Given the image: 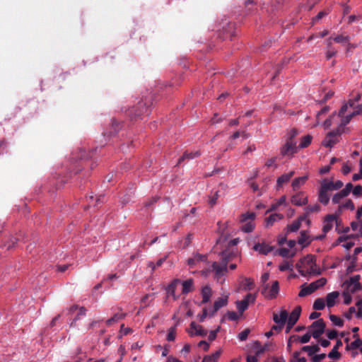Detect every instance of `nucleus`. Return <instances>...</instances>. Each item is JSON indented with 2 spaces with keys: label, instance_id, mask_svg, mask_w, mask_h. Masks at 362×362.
Listing matches in <instances>:
<instances>
[{
  "label": "nucleus",
  "instance_id": "28",
  "mask_svg": "<svg viewBox=\"0 0 362 362\" xmlns=\"http://www.w3.org/2000/svg\"><path fill=\"white\" fill-rule=\"evenodd\" d=\"M194 289V282L192 279H189L182 282V293L183 294H187Z\"/></svg>",
  "mask_w": 362,
  "mask_h": 362
},
{
  "label": "nucleus",
  "instance_id": "3",
  "mask_svg": "<svg viewBox=\"0 0 362 362\" xmlns=\"http://www.w3.org/2000/svg\"><path fill=\"white\" fill-rule=\"evenodd\" d=\"M256 215L255 213H246L241 216L240 221L242 222L241 230L245 233H250L255 228L253 221Z\"/></svg>",
  "mask_w": 362,
  "mask_h": 362
},
{
  "label": "nucleus",
  "instance_id": "61",
  "mask_svg": "<svg viewBox=\"0 0 362 362\" xmlns=\"http://www.w3.org/2000/svg\"><path fill=\"white\" fill-rule=\"evenodd\" d=\"M356 313V308L354 306H351L349 308L348 313L345 314V317L350 320L352 317V315Z\"/></svg>",
  "mask_w": 362,
  "mask_h": 362
},
{
  "label": "nucleus",
  "instance_id": "52",
  "mask_svg": "<svg viewBox=\"0 0 362 362\" xmlns=\"http://www.w3.org/2000/svg\"><path fill=\"white\" fill-rule=\"evenodd\" d=\"M220 328H221V327L218 326V327H217V329H216L213 330V331H211V332H209V336H208V339H209V341H214V340H215V339H216V337H217V333L219 332Z\"/></svg>",
  "mask_w": 362,
  "mask_h": 362
},
{
  "label": "nucleus",
  "instance_id": "15",
  "mask_svg": "<svg viewBox=\"0 0 362 362\" xmlns=\"http://www.w3.org/2000/svg\"><path fill=\"white\" fill-rule=\"evenodd\" d=\"M228 304V296L218 298L214 303V308L209 313L210 316H213L220 308Z\"/></svg>",
  "mask_w": 362,
  "mask_h": 362
},
{
  "label": "nucleus",
  "instance_id": "5",
  "mask_svg": "<svg viewBox=\"0 0 362 362\" xmlns=\"http://www.w3.org/2000/svg\"><path fill=\"white\" fill-rule=\"evenodd\" d=\"M325 327L326 325L322 319L313 322L310 327L312 337L316 339H320V336L324 333Z\"/></svg>",
  "mask_w": 362,
  "mask_h": 362
},
{
  "label": "nucleus",
  "instance_id": "59",
  "mask_svg": "<svg viewBox=\"0 0 362 362\" xmlns=\"http://www.w3.org/2000/svg\"><path fill=\"white\" fill-rule=\"evenodd\" d=\"M18 240H19L18 238L13 237V238H11L10 242L7 245V250H10V249L13 248L15 246V245L18 243Z\"/></svg>",
  "mask_w": 362,
  "mask_h": 362
},
{
  "label": "nucleus",
  "instance_id": "23",
  "mask_svg": "<svg viewBox=\"0 0 362 362\" xmlns=\"http://www.w3.org/2000/svg\"><path fill=\"white\" fill-rule=\"evenodd\" d=\"M342 344L341 340H337L332 350L328 354V357L332 359H339L341 357V354L338 351V349L342 346Z\"/></svg>",
  "mask_w": 362,
  "mask_h": 362
},
{
  "label": "nucleus",
  "instance_id": "38",
  "mask_svg": "<svg viewBox=\"0 0 362 362\" xmlns=\"http://www.w3.org/2000/svg\"><path fill=\"white\" fill-rule=\"evenodd\" d=\"M237 309L240 313V315H242L245 310H246L248 308V305L246 303V300H238L236 302Z\"/></svg>",
  "mask_w": 362,
  "mask_h": 362
},
{
  "label": "nucleus",
  "instance_id": "34",
  "mask_svg": "<svg viewBox=\"0 0 362 362\" xmlns=\"http://www.w3.org/2000/svg\"><path fill=\"white\" fill-rule=\"evenodd\" d=\"M326 185L329 187V190H337L341 188L344 185L343 182L340 180H337L336 182H327Z\"/></svg>",
  "mask_w": 362,
  "mask_h": 362
},
{
  "label": "nucleus",
  "instance_id": "54",
  "mask_svg": "<svg viewBox=\"0 0 362 362\" xmlns=\"http://www.w3.org/2000/svg\"><path fill=\"white\" fill-rule=\"evenodd\" d=\"M337 50L333 48V47H330L329 49H327V52H326V58L327 59H330L332 57L335 56L336 54H337Z\"/></svg>",
  "mask_w": 362,
  "mask_h": 362
},
{
  "label": "nucleus",
  "instance_id": "10",
  "mask_svg": "<svg viewBox=\"0 0 362 362\" xmlns=\"http://www.w3.org/2000/svg\"><path fill=\"white\" fill-rule=\"evenodd\" d=\"M207 260V256L205 255H201L195 253L192 257L187 259V264L190 268H194L201 262H205Z\"/></svg>",
  "mask_w": 362,
  "mask_h": 362
},
{
  "label": "nucleus",
  "instance_id": "31",
  "mask_svg": "<svg viewBox=\"0 0 362 362\" xmlns=\"http://www.w3.org/2000/svg\"><path fill=\"white\" fill-rule=\"evenodd\" d=\"M333 41L346 45L347 42L350 41V37L349 35H344L343 34L337 35L333 37Z\"/></svg>",
  "mask_w": 362,
  "mask_h": 362
},
{
  "label": "nucleus",
  "instance_id": "1",
  "mask_svg": "<svg viewBox=\"0 0 362 362\" xmlns=\"http://www.w3.org/2000/svg\"><path fill=\"white\" fill-rule=\"evenodd\" d=\"M238 257V251L236 249H226L221 253V262H213L208 272H214L215 278L218 279L228 272V262Z\"/></svg>",
  "mask_w": 362,
  "mask_h": 362
},
{
  "label": "nucleus",
  "instance_id": "17",
  "mask_svg": "<svg viewBox=\"0 0 362 362\" xmlns=\"http://www.w3.org/2000/svg\"><path fill=\"white\" fill-rule=\"evenodd\" d=\"M311 336H312V334L310 332L306 333L305 334H304L303 336H302L300 337H299L297 335L291 336L288 341V344H287L288 349H290L291 347V340L292 339H293L294 341H297L299 339L300 343L305 344L310 341Z\"/></svg>",
  "mask_w": 362,
  "mask_h": 362
},
{
  "label": "nucleus",
  "instance_id": "6",
  "mask_svg": "<svg viewBox=\"0 0 362 362\" xmlns=\"http://www.w3.org/2000/svg\"><path fill=\"white\" fill-rule=\"evenodd\" d=\"M148 109L143 102H139L136 107H133L129 111V115L132 119H136L137 117L142 115H148Z\"/></svg>",
  "mask_w": 362,
  "mask_h": 362
},
{
  "label": "nucleus",
  "instance_id": "8",
  "mask_svg": "<svg viewBox=\"0 0 362 362\" xmlns=\"http://www.w3.org/2000/svg\"><path fill=\"white\" fill-rule=\"evenodd\" d=\"M341 128H337L336 130L329 132L323 141V145L326 147H332L337 142V136L341 135Z\"/></svg>",
  "mask_w": 362,
  "mask_h": 362
},
{
  "label": "nucleus",
  "instance_id": "58",
  "mask_svg": "<svg viewBox=\"0 0 362 362\" xmlns=\"http://www.w3.org/2000/svg\"><path fill=\"white\" fill-rule=\"evenodd\" d=\"M353 194L356 197L362 195V186L356 185L353 189Z\"/></svg>",
  "mask_w": 362,
  "mask_h": 362
},
{
  "label": "nucleus",
  "instance_id": "49",
  "mask_svg": "<svg viewBox=\"0 0 362 362\" xmlns=\"http://www.w3.org/2000/svg\"><path fill=\"white\" fill-rule=\"evenodd\" d=\"M339 207L343 209H349L351 211L354 210L355 209L354 204L351 199L346 200V202Z\"/></svg>",
  "mask_w": 362,
  "mask_h": 362
},
{
  "label": "nucleus",
  "instance_id": "24",
  "mask_svg": "<svg viewBox=\"0 0 362 362\" xmlns=\"http://www.w3.org/2000/svg\"><path fill=\"white\" fill-rule=\"evenodd\" d=\"M284 215L281 214H273L266 218V227H270L278 221L281 220Z\"/></svg>",
  "mask_w": 362,
  "mask_h": 362
},
{
  "label": "nucleus",
  "instance_id": "53",
  "mask_svg": "<svg viewBox=\"0 0 362 362\" xmlns=\"http://www.w3.org/2000/svg\"><path fill=\"white\" fill-rule=\"evenodd\" d=\"M220 190H217L215 194L210 198L209 199V204L213 206L216 204V200L219 197L220 194Z\"/></svg>",
  "mask_w": 362,
  "mask_h": 362
},
{
  "label": "nucleus",
  "instance_id": "21",
  "mask_svg": "<svg viewBox=\"0 0 362 362\" xmlns=\"http://www.w3.org/2000/svg\"><path fill=\"white\" fill-rule=\"evenodd\" d=\"M293 175L294 172L291 171L290 173L283 174L281 176L278 177L276 180L277 189L281 188L284 184L288 182L291 178L293 176Z\"/></svg>",
  "mask_w": 362,
  "mask_h": 362
},
{
  "label": "nucleus",
  "instance_id": "41",
  "mask_svg": "<svg viewBox=\"0 0 362 362\" xmlns=\"http://www.w3.org/2000/svg\"><path fill=\"white\" fill-rule=\"evenodd\" d=\"M300 227V221H295L287 226V233L296 232Z\"/></svg>",
  "mask_w": 362,
  "mask_h": 362
},
{
  "label": "nucleus",
  "instance_id": "35",
  "mask_svg": "<svg viewBox=\"0 0 362 362\" xmlns=\"http://www.w3.org/2000/svg\"><path fill=\"white\" fill-rule=\"evenodd\" d=\"M180 282V280L179 279H175L169 286H168V294L169 296H172L174 298V300H175L177 298L175 296V288H176V284Z\"/></svg>",
  "mask_w": 362,
  "mask_h": 362
},
{
  "label": "nucleus",
  "instance_id": "27",
  "mask_svg": "<svg viewBox=\"0 0 362 362\" xmlns=\"http://www.w3.org/2000/svg\"><path fill=\"white\" fill-rule=\"evenodd\" d=\"M308 180V176H302L295 178L292 182V187L294 191L298 190L300 186L303 185Z\"/></svg>",
  "mask_w": 362,
  "mask_h": 362
},
{
  "label": "nucleus",
  "instance_id": "14",
  "mask_svg": "<svg viewBox=\"0 0 362 362\" xmlns=\"http://www.w3.org/2000/svg\"><path fill=\"white\" fill-rule=\"evenodd\" d=\"M361 113H362V105H358L351 114L346 117H343L341 121V126L339 128H341V130L342 131L343 127L349 124L354 116Z\"/></svg>",
  "mask_w": 362,
  "mask_h": 362
},
{
  "label": "nucleus",
  "instance_id": "48",
  "mask_svg": "<svg viewBox=\"0 0 362 362\" xmlns=\"http://www.w3.org/2000/svg\"><path fill=\"white\" fill-rule=\"evenodd\" d=\"M176 337V331L175 327H171L169 329L168 334L167 335V340L169 341H173L175 340Z\"/></svg>",
  "mask_w": 362,
  "mask_h": 362
},
{
  "label": "nucleus",
  "instance_id": "45",
  "mask_svg": "<svg viewBox=\"0 0 362 362\" xmlns=\"http://www.w3.org/2000/svg\"><path fill=\"white\" fill-rule=\"evenodd\" d=\"M320 210V206L319 204H316L313 206H308L305 208V211H307V214H310L312 213L318 212Z\"/></svg>",
  "mask_w": 362,
  "mask_h": 362
},
{
  "label": "nucleus",
  "instance_id": "7",
  "mask_svg": "<svg viewBox=\"0 0 362 362\" xmlns=\"http://www.w3.org/2000/svg\"><path fill=\"white\" fill-rule=\"evenodd\" d=\"M329 191L330 190L329 189V187L326 185V180H324L320 185L318 193V200L321 204L324 205H327L329 203Z\"/></svg>",
  "mask_w": 362,
  "mask_h": 362
},
{
  "label": "nucleus",
  "instance_id": "63",
  "mask_svg": "<svg viewBox=\"0 0 362 362\" xmlns=\"http://www.w3.org/2000/svg\"><path fill=\"white\" fill-rule=\"evenodd\" d=\"M337 331L334 329V330H332V331H329L327 333V337L329 339H334L335 338H337Z\"/></svg>",
  "mask_w": 362,
  "mask_h": 362
},
{
  "label": "nucleus",
  "instance_id": "62",
  "mask_svg": "<svg viewBox=\"0 0 362 362\" xmlns=\"http://www.w3.org/2000/svg\"><path fill=\"white\" fill-rule=\"evenodd\" d=\"M325 357H326L325 354L315 355L313 357V362H320V361L324 359Z\"/></svg>",
  "mask_w": 362,
  "mask_h": 362
},
{
  "label": "nucleus",
  "instance_id": "4",
  "mask_svg": "<svg viewBox=\"0 0 362 362\" xmlns=\"http://www.w3.org/2000/svg\"><path fill=\"white\" fill-rule=\"evenodd\" d=\"M279 291V281H273L271 287L269 286V284H265L262 290V293L267 298L274 299L277 296Z\"/></svg>",
  "mask_w": 362,
  "mask_h": 362
},
{
  "label": "nucleus",
  "instance_id": "19",
  "mask_svg": "<svg viewBox=\"0 0 362 362\" xmlns=\"http://www.w3.org/2000/svg\"><path fill=\"white\" fill-rule=\"evenodd\" d=\"M288 318V313L286 310L281 311L280 315H278L276 313L273 314V320L276 324L284 325Z\"/></svg>",
  "mask_w": 362,
  "mask_h": 362
},
{
  "label": "nucleus",
  "instance_id": "44",
  "mask_svg": "<svg viewBox=\"0 0 362 362\" xmlns=\"http://www.w3.org/2000/svg\"><path fill=\"white\" fill-rule=\"evenodd\" d=\"M285 202L286 197L285 196H282L276 203L272 205L271 208L267 211V212L276 210L280 205L284 204Z\"/></svg>",
  "mask_w": 362,
  "mask_h": 362
},
{
  "label": "nucleus",
  "instance_id": "57",
  "mask_svg": "<svg viewBox=\"0 0 362 362\" xmlns=\"http://www.w3.org/2000/svg\"><path fill=\"white\" fill-rule=\"evenodd\" d=\"M255 345L258 348V350L255 353V356L258 357L264 352L265 347H261L260 343L258 341H255Z\"/></svg>",
  "mask_w": 362,
  "mask_h": 362
},
{
  "label": "nucleus",
  "instance_id": "18",
  "mask_svg": "<svg viewBox=\"0 0 362 362\" xmlns=\"http://www.w3.org/2000/svg\"><path fill=\"white\" fill-rule=\"evenodd\" d=\"M254 250L258 251L260 254L267 255L274 250V247L269 246L267 243H257L253 247Z\"/></svg>",
  "mask_w": 362,
  "mask_h": 362
},
{
  "label": "nucleus",
  "instance_id": "51",
  "mask_svg": "<svg viewBox=\"0 0 362 362\" xmlns=\"http://www.w3.org/2000/svg\"><path fill=\"white\" fill-rule=\"evenodd\" d=\"M362 345V339H356L351 344H349V346L352 348V349H356L359 348Z\"/></svg>",
  "mask_w": 362,
  "mask_h": 362
},
{
  "label": "nucleus",
  "instance_id": "32",
  "mask_svg": "<svg viewBox=\"0 0 362 362\" xmlns=\"http://www.w3.org/2000/svg\"><path fill=\"white\" fill-rule=\"evenodd\" d=\"M320 350L317 344L313 346H304L302 347V351L308 352L309 356H313L314 354L319 352Z\"/></svg>",
  "mask_w": 362,
  "mask_h": 362
},
{
  "label": "nucleus",
  "instance_id": "47",
  "mask_svg": "<svg viewBox=\"0 0 362 362\" xmlns=\"http://www.w3.org/2000/svg\"><path fill=\"white\" fill-rule=\"evenodd\" d=\"M225 317H227L231 321H235L239 319V315L234 311H228Z\"/></svg>",
  "mask_w": 362,
  "mask_h": 362
},
{
  "label": "nucleus",
  "instance_id": "56",
  "mask_svg": "<svg viewBox=\"0 0 362 362\" xmlns=\"http://www.w3.org/2000/svg\"><path fill=\"white\" fill-rule=\"evenodd\" d=\"M344 303L345 305H349L351 303L352 297L348 292L343 293Z\"/></svg>",
  "mask_w": 362,
  "mask_h": 362
},
{
  "label": "nucleus",
  "instance_id": "26",
  "mask_svg": "<svg viewBox=\"0 0 362 362\" xmlns=\"http://www.w3.org/2000/svg\"><path fill=\"white\" fill-rule=\"evenodd\" d=\"M211 288L209 286H205L202 289V303L204 304L209 301L211 296Z\"/></svg>",
  "mask_w": 362,
  "mask_h": 362
},
{
  "label": "nucleus",
  "instance_id": "22",
  "mask_svg": "<svg viewBox=\"0 0 362 362\" xmlns=\"http://www.w3.org/2000/svg\"><path fill=\"white\" fill-rule=\"evenodd\" d=\"M308 265L310 268L308 269V273L310 274H320V269H316V264L312 256L305 258Z\"/></svg>",
  "mask_w": 362,
  "mask_h": 362
},
{
  "label": "nucleus",
  "instance_id": "16",
  "mask_svg": "<svg viewBox=\"0 0 362 362\" xmlns=\"http://www.w3.org/2000/svg\"><path fill=\"white\" fill-rule=\"evenodd\" d=\"M291 202L294 205L303 206L307 204L308 198L306 197H303L302 192H299L292 196Z\"/></svg>",
  "mask_w": 362,
  "mask_h": 362
},
{
  "label": "nucleus",
  "instance_id": "29",
  "mask_svg": "<svg viewBox=\"0 0 362 362\" xmlns=\"http://www.w3.org/2000/svg\"><path fill=\"white\" fill-rule=\"evenodd\" d=\"M200 156V152L199 151H192V152H185L182 157H180L178 160V163H181L183 160L187 159H192L197 158Z\"/></svg>",
  "mask_w": 362,
  "mask_h": 362
},
{
  "label": "nucleus",
  "instance_id": "37",
  "mask_svg": "<svg viewBox=\"0 0 362 362\" xmlns=\"http://www.w3.org/2000/svg\"><path fill=\"white\" fill-rule=\"evenodd\" d=\"M312 139H313V137L310 135H306V136H303L301 139V141H300L298 147L300 148H304L308 147L310 144V143L312 141Z\"/></svg>",
  "mask_w": 362,
  "mask_h": 362
},
{
  "label": "nucleus",
  "instance_id": "30",
  "mask_svg": "<svg viewBox=\"0 0 362 362\" xmlns=\"http://www.w3.org/2000/svg\"><path fill=\"white\" fill-rule=\"evenodd\" d=\"M125 316V313L118 312L106 321V325L107 326H110L113 323L118 322L121 319H123Z\"/></svg>",
  "mask_w": 362,
  "mask_h": 362
},
{
  "label": "nucleus",
  "instance_id": "55",
  "mask_svg": "<svg viewBox=\"0 0 362 362\" xmlns=\"http://www.w3.org/2000/svg\"><path fill=\"white\" fill-rule=\"evenodd\" d=\"M277 252L280 256H281L283 257H289L290 251L287 248L282 247V248H280L279 250H278Z\"/></svg>",
  "mask_w": 362,
  "mask_h": 362
},
{
  "label": "nucleus",
  "instance_id": "40",
  "mask_svg": "<svg viewBox=\"0 0 362 362\" xmlns=\"http://www.w3.org/2000/svg\"><path fill=\"white\" fill-rule=\"evenodd\" d=\"M329 317L334 325L338 326L339 327L344 325V320H341L340 317H337V315H330Z\"/></svg>",
  "mask_w": 362,
  "mask_h": 362
},
{
  "label": "nucleus",
  "instance_id": "42",
  "mask_svg": "<svg viewBox=\"0 0 362 362\" xmlns=\"http://www.w3.org/2000/svg\"><path fill=\"white\" fill-rule=\"evenodd\" d=\"M244 290L251 291L254 288V281L250 278H245L243 283Z\"/></svg>",
  "mask_w": 362,
  "mask_h": 362
},
{
  "label": "nucleus",
  "instance_id": "64",
  "mask_svg": "<svg viewBox=\"0 0 362 362\" xmlns=\"http://www.w3.org/2000/svg\"><path fill=\"white\" fill-rule=\"evenodd\" d=\"M300 352L296 351L293 354V356L297 359V362H306V358L305 357H299Z\"/></svg>",
  "mask_w": 362,
  "mask_h": 362
},
{
  "label": "nucleus",
  "instance_id": "20",
  "mask_svg": "<svg viewBox=\"0 0 362 362\" xmlns=\"http://www.w3.org/2000/svg\"><path fill=\"white\" fill-rule=\"evenodd\" d=\"M301 313V307L296 306L293 311L291 313L289 316L288 315V321L290 322V324L295 325L298 320Z\"/></svg>",
  "mask_w": 362,
  "mask_h": 362
},
{
  "label": "nucleus",
  "instance_id": "2",
  "mask_svg": "<svg viewBox=\"0 0 362 362\" xmlns=\"http://www.w3.org/2000/svg\"><path fill=\"white\" fill-rule=\"evenodd\" d=\"M327 283V279L325 278H320L315 281L312 282L308 286L303 287L300 291L298 296L300 297H304L308 295H310L315 292L318 288L324 286Z\"/></svg>",
  "mask_w": 362,
  "mask_h": 362
},
{
  "label": "nucleus",
  "instance_id": "43",
  "mask_svg": "<svg viewBox=\"0 0 362 362\" xmlns=\"http://www.w3.org/2000/svg\"><path fill=\"white\" fill-rule=\"evenodd\" d=\"M279 269L281 272L287 270H293V264L288 261H284L281 264L279 265Z\"/></svg>",
  "mask_w": 362,
  "mask_h": 362
},
{
  "label": "nucleus",
  "instance_id": "60",
  "mask_svg": "<svg viewBox=\"0 0 362 362\" xmlns=\"http://www.w3.org/2000/svg\"><path fill=\"white\" fill-rule=\"evenodd\" d=\"M329 106H325L320 112H317V116H316L317 117V123L319 122L318 120L320 119V117L321 115L327 114L329 112Z\"/></svg>",
  "mask_w": 362,
  "mask_h": 362
},
{
  "label": "nucleus",
  "instance_id": "11",
  "mask_svg": "<svg viewBox=\"0 0 362 362\" xmlns=\"http://www.w3.org/2000/svg\"><path fill=\"white\" fill-rule=\"evenodd\" d=\"M334 222H337L335 215L329 214L326 216L324 220V226L322 228V231L325 234L328 233L332 228Z\"/></svg>",
  "mask_w": 362,
  "mask_h": 362
},
{
  "label": "nucleus",
  "instance_id": "36",
  "mask_svg": "<svg viewBox=\"0 0 362 362\" xmlns=\"http://www.w3.org/2000/svg\"><path fill=\"white\" fill-rule=\"evenodd\" d=\"M325 300L322 298H317L313 305V308L315 310H322L325 308Z\"/></svg>",
  "mask_w": 362,
  "mask_h": 362
},
{
  "label": "nucleus",
  "instance_id": "25",
  "mask_svg": "<svg viewBox=\"0 0 362 362\" xmlns=\"http://www.w3.org/2000/svg\"><path fill=\"white\" fill-rule=\"evenodd\" d=\"M339 293L338 291H333L329 293L326 296V302L328 308L333 307L335 305L336 299L338 298Z\"/></svg>",
  "mask_w": 362,
  "mask_h": 362
},
{
  "label": "nucleus",
  "instance_id": "39",
  "mask_svg": "<svg viewBox=\"0 0 362 362\" xmlns=\"http://www.w3.org/2000/svg\"><path fill=\"white\" fill-rule=\"evenodd\" d=\"M347 197L346 194L341 189L339 192L336 193L332 197L334 204H339L341 199Z\"/></svg>",
  "mask_w": 362,
  "mask_h": 362
},
{
  "label": "nucleus",
  "instance_id": "13",
  "mask_svg": "<svg viewBox=\"0 0 362 362\" xmlns=\"http://www.w3.org/2000/svg\"><path fill=\"white\" fill-rule=\"evenodd\" d=\"M360 278V275H355L350 278V284L349 287L350 288V291L351 293H355L362 289V285L359 283Z\"/></svg>",
  "mask_w": 362,
  "mask_h": 362
},
{
  "label": "nucleus",
  "instance_id": "33",
  "mask_svg": "<svg viewBox=\"0 0 362 362\" xmlns=\"http://www.w3.org/2000/svg\"><path fill=\"white\" fill-rule=\"evenodd\" d=\"M300 245H302L303 247L308 246L310 243V240H309V237L306 234V231L302 230L300 232V236L298 240Z\"/></svg>",
  "mask_w": 362,
  "mask_h": 362
},
{
  "label": "nucleus",
  "instance_id": "50",
  "mask_svg": "<svg viewBox=\"0 0 362 362\" xmlns=\"http://www.w3.org/2000/svg\"><path fill=\"white\" fill-rule=\"evenodd\" d=\"M250 332V329H244L243 332H241L239 334H238V339L240 340V341H245L247 339L249 334Z\"/></svg>",
  "mask_w": 362,
  "mask_h": 362
},
{
  "label": "nucleus",
  "instance_id": "9",
  "mask_svg": "<svg viewBox=\"0 0 362 362\" xmlns=\"http://www.w3.org/2000/svg\"><path fill=\"white\" fill-rule=\"evenodd\" d=\"M296 142L294 140H286L281 149L282 156H292L296 152Z\"/></svg>",
  "mask_w": 362,
  "mask_h": 362
},
{
  "label": "nucleus",
  "instance_id": "46",
  "mask_svg": "<svg viewBox=\"0 0 362 362\" xmlns=\"http://www.w3.org/2000/svg\"><path fill=\"white\" fill-rule=\"evenodd\" d=\"M256 300L255 293H247L243 300H246L247 304L249 305L250 303H254Z\"/></svg>",
  "mask_w": 362,
  "mask_h": 362
},
{
  "label": "nucleus",
  "instance_id": "12",
  "mask_svg": "<svg viewBox=\"0 0 362 362\" xmlns=\"http://www.w3.org/2000/svg\"><path fill=\"white\" fill-rule=\"evenodd\" d=\"M190 329L189 334L190 336L198 335L201 337H205L207 334V330L203 329L200 325H197L194 322H192L190 324Z\"/></svg>",
  "mask_w": 362,
  "mask_h": 362
}]
</instances>
